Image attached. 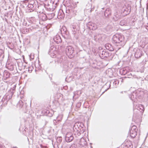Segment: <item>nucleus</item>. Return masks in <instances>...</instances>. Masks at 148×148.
<instances>
[{"label":"nucleus","instance_id":"f257e3e1","mask_svg":"<svg viewBox=\"0 0 148 148\" xmlns=\"http://www.w3.org/2000/svg\"><path fill=\"white\" fill-rule=\"evenodd\" d=\"M84 124L80 122H76L73 126V132L74 134L77 137L79 136L85 131Z\"/></svg>","mask_w":148,"mask_h":148},{"label":"nucleus","instance_id":"f03ea898","mask_svg":"<svg viewBox=\"0 0 148 148\" xmlns=\"http://www.w3.org/2000/svg\"><path fill=\"white\" fill-rule=\"evenodd\" d=\"M112 40L117 46L123 47L125 44L126 40L124 36L121 34H116L113 36Z\"/></svg>","mask_w":148,"mask_h":148},{"label":"nucleus","instance_id":"7ed1b4c3","mask_svg":"<svg viewBox=\"0 0 148 148\" xmlns=\"http://www.w3.org/2000/svg\"><path fill=\"white\" fill-rule=\"evenodd\" d=\"M140 92L138 90H135L129 95L130 99L133 101L136 102L137 99L140 96Z\"/></svg>","mask_w":148,"mask_h":148},{"label":"nucleus","instance_id":"20e7f679","mask_svg":"<svg viewBox=\"0 0 148 148\" xmlns=\"http://www.w3.org/2000/svg\"><path fill=\"white\" fill-rule=\"evenodd\" d=\"M12 92L11 91V90H10L8 93H6L3 97L2 100L5 103H7L8 101L10 99L13 94L14 92L15 91V89H13L12 90Z\"/></svg>","mask_w":148,"mask_h":148},{"label":"nucleus","instance_id":"39448f33","mask_svg":"<svg viewBox=\"0 0 148 148\" xmlns=\"http://www.w3.org/2000/svg\"><path fill=\"white\" fill-rule=\"evenodd\" d=\"M74 49L71 46H68L66 47V52L67 56L70 58H73L74 55Z\"/></svg>","mask_w":148,"mask_h":148},{"label":"nucleus","instance_id":"423d86ee","mask_svg":"<svg viewBox=\"0 0 148 148\" xmlns=\"http://www.w3.org/2000/svg\"><path fill=\"white\" fill-rule=\"evenodd\" d=\"M137 130L136 126L133 125L132 126L129 132L130 135L132 138H134L136 137L137 135Z\"/></svg>","mask_w":148,"mask_h":148},{"label":"nucleus","instance_id":"0eeeda50","mask_svg":"<svg viewBox=\"0 0 148 148\" xmlns=\"http://www.w3.org/2000/svg\"><path fill=\"white\" fill-rule=\"evenodd\" d=\"M74 139V136L73 134L70 132H68L65 136V140L67 143L72 142Z\"/></svg>","mask_w":148,"mask_h":148},{"label":"nucleus","instance_id":"6e6552de","mask_svg":"<svg viewBox=\"0 0 148 148\" xmlns=\"http://www.w3.org/2000/svg\"><path fill=\"white\" fill-rule=\"evenodd\" d=\"M135 52L134 56L136 58H140L143 55V52L141 49L138 48H135L134 49Z\"/></svg>","mask_w":148,"mask_h":148},{"label":"nucleus","instance_id":"1a4fd4ad","mask_svg":"<svg viewBox=\"0 0 148 148\" xmlns=\"http://www.w3.org/2000/svg\"><path fill=\"white\" fill-rule=\"evenodd\" d=\"M122 147V148H133V146L130 141L127 140L125 141Z\"/></svg>","mask_w":148,"mask_h":148},{"label":"nucleus","instance_id":"9d476101","mask_svg":"<svg viewBox=\"0 0 148 148\" xmlns=\"http://www.w3.org/2000/svg\"><path fill=\"white\" fill-rule=\"evenodd\" d=\"M55 47L54 46H51L48 52V54L50 55L51 57L54 58L55 57L56 51H55Z\"/></svg>","mask_w":148,"mask_h":148},{"label":"nucleus","instance_id":"9b49d317","mask_svg":"<svg viewBox=\"0 0 148 148\" xmlns=\"http://www.w3.org/2000/svg\"><path fill=\"white\" fill-rule=\"evenodd\" d=\"M74 4H75L74 5L73 3L71 4V6H72V16H74L76 15L77 13V10L75 8L77 6L76 3H75Z\"/></svg>","mask_w":148,"mask_h":148},{"label":"nucleus","instance_id":"f8f14e48","mask_svg":"<svg viewBox=\"0 0 148 148\" xmlns=\"http://www.w3.org/2000/svg\"><path fill=\"white\" fill-rule=\"evenodd\" d=\"M101 53V52H100ZM110 53L108 51H103L101 53H100V56L101 58H107L109 56Z\"/></svg>","mask_w":148,"mask_h":148},{"label":"nucleus","instance_id":"ddd939ff","mask_svg":"<svg viewBox=\"0 0 148 148\" xmlns=\"http://www.w3.org/2000/svg\"><path fill=\"white\" fill-rule=\"evenodd\" d=\"M122 11L125 13V14L127 15L131 11V8L130 7L127 6V7L125 6L123 7L122 10Z\"/></svg>","mask_w":148,"mask_h":148},{"label":"nucleus","instance_id":"4468645a","mask_svg":"<svg viewBox=\"0 0 148 148\" xmlns=\"http://www.w3.org/2000/svg\"><path fill=\"white\" fill-rule=\"evenodd\" d=\"M87 26L90 29L95 30L97 28L96 25L92 23L89 22L87 24Z\"/></svg>","mask_w":148,"mask_h":148},{"label":"nucleus","instance_id":"2eb2a0df","mask_svg":"<svg viewBox=\"0 0 148 148\" xmlns=\"http://www.w3.org/2000/svg\"><path fill=\"white\" fill-rule=\"evenodd\" d=\"M53 40L54 42L58 44L61 42V39L60 36L58 35H57L53 38Z\"/></svg>","mask_w":148,"mask_h":148},{"label":"nucleus","instance_id":"dca6fc26","mask_svg":"<svg viewBox=\"0 0 148 148\" xmlns=\"http://www.w3.org/2000/svg\"><path fill=\"white\" fill-rule=\"evenodd\" d=\"M35 1L34 0H32L29 1L28 4L27 5V7L30 8L32 9L36 5L35 4Z\"/></svg>","mask_w":148,"mask_h":148},{"label":"nucleus","instance_id":"f3484780","mask_svg":"<svg viewBox=\"0 0 148 148\" xmlns=\"http://www.w3.org/2000/svg\"><path fill=\"white\" fill-rule=\"evenodd\" d=\"M111 14V11L110 9L108 8L106 9L105 11L104 16L106 17H108Z\"/></svg>","mask_w":148,"mask_h":148},{"label":"nucleus","instance_id":"a211bd4d","mask_svg":"<svg viewBox=\"0 0 148 148\" xmlns=\"http://www.w3.org/2000/svg\"><path fill=\"white\" fill-rule=\"evenodd\" d=\"M53 3L54 1H52L50 0L48 1L46 8H47V9H49L50 10H52L53 9L52 7Z\"/></svg>","mask_w":148,"mask_h":148},{"label":"nucleus","instance_id":"6ab92c4d","mask_svg":"<svg viewBox=\"0 0 148 148\" xmlns=\"http://www.w3.org/2000/svg\"><path fill=\"white\" fill-rule=\"evenodd\" d=\"M106 48L110 51H112L114 50L113 47L110 44H106L105 45Z\"/></svg>","mask_w":148,"mask_h":148},{"label":"nucleus","instance_id":"aec40b11","mask_svg":"<svg viewBox=\"0 0 148 148\" xmlns=\"http://www.w3.org/2000/svg\"><path fill=\"white\" fill-rule=\"evenodd\" d=\"M120 25L122 26H128L129 25V23L127 22V20L124 19L121 20L120 22Z\"/></svg>","mask_w":148,"mask_h":148},{"label":"nucleus","instance_id":"412c9836","mask_svg":"<svg viewBox=\"0 0 148 148\" xmlns=\"http://www.w3.org/2000/svg\"><path fill=\"white\" fill-rule=\"evenodd\" d=\"M121 16L120 14L117 13H114L113 17V20L115 21H117L121 18Z\"/></svg>","mask_w":148,"mask_h":148},{"label":"nucleus","instance_id":"4be33fe9","mask_svg":"<svg viewBox=\"0 0 148 148\" xmlns=\"http://www.w3.org/2000/svg\"><path fill=\"white\" fill-rule=\"evenodd\" d=\"M64 14L62 10L60 11L58 14V18L59 19H62L64 17Z\"/></svg>","mask_w":148,"mask_h":148},{"label":"nucleus","instance_id":"5701e85b","mask_svg":"<svg viewBox=\"0 0 148 148\" xmlns=\"http://www.w3.org/2000/svg\"><path fill=\"white\" fill-rule=\"evenodd\" d=\"M47 19L50 20L54 17L55 14L53 13H51L47 14Z\"/></svg>","mask_w":148,"mask_h":148},{"label":"nucleus","instance_id":"b1692460","mask_svg":"<svg viewBox=\"0 0 148 148\" xmlns=\"http://www.w3.org/2000/svg\"><path fill=\"white\" fill-rule=\"evenodd\" d=\"M141 41L143 43V45L145 46L148 43V38L146 37L143 38Z\"/></svg>","mask_w":148,"mask_h":148},{"label":"nucleus","instance_id":"393cba45","mask_svg":"<svg viewBox=\"0 0 148 148\" xmlns=\"http://www.w3.org/2000/svg\"><path fill=\"white\" fill-rule=\"evenodd\" d=\"M72 6L71 5L70 7H69L68 8H66V13L68 14H69L71 15L72 16Z\"/></svg>","mask_w":148,"mask_h":148},{"label":"nucleus","instance_id":"a878e982","mask_svg":"<svg viewBox=\"0 0 148 148\" xmlns=\"http://www.w3.org/2000/svg\"><path fill=\"white\" fill-rule=\"evenodd\" d=\"M119 82V81L117 80H112L111 81V82H110V83L109 84V88L110 86V84L112 82L113 83V84L114 86H115V87H116V84H118Z\"/></svg>","mask_w":148,"mask_h":148},{"label":"nucleus","instance_id":"bb28decb","mask_svg":"<svg viewBox=\"0 0 148 148\" xmlns=\"http://www.w3.org/2000/svg\"><path fill=\"white\" fill-rule=\"evenodd\" d=\"M62 138L61 137H58L56 139V142L58 144V145H60L62 141Z\"/></svg>","mask_w":148,"mask_h":148},{"label":"nucleus","instance_id":"cd10ccee","mask_svg":"<svg viewBox=\"0 0 148 148\" xmlns=\"http://www.w3.org/2000/svg\"><path fill=\"white\" fill-rule=\"evenodd\" d=\"M63 116V114H60L57 117L56 119L58 121H60L62 118Z\"/></svg>","mask_w":148,"mask_h":148},{"label":"nucleus","instance_id":"c85d7f7f","mask_svg":"<svg viewBox=\"0 0 148 148\" xmlns=\"http://www.w3.org/2000/svg\"><path fill=\"white\" fill-rule=\"evenodd\" d=\"M41 19L43 21L46 20L47 19V15L45 14H43L41 16Z\"/></svg>","mask_w":148,"mask_h":148},{"label":"nucleus","instance_id":"c756f323","mask_svg":"<svg viewBox=\"0 0 148 148\" xmlns=\"http://www.w3.org/2000/svg\"><path fill=\"white\" fill-rule=\"evenodd\" d=\"M81 105V104L80 102H78L76 104L75 109V110H78V108L80 107Z\"/></svg>","mask_w":148,"mask_h":148},{"label":"nucleus","instance_id":"7c9ffc66","mask_svg":"<svg viewBox=\"0 0 148 148\" xmlns=\"http://www.w3.org/2000/svg\"><path fill=\"white\" fill-rule=\"evenodd\" d=\"M3 75L6 78H7L10 77V74L8 72L6 71L4 73Z\"/></svg>","mask_w":148,"mask_h":148},{"label":"nucleus","instance_id":"2f4dec72","mask_svg":"<svg viewBox=\"0 0 148 148\" xmlns=\"http://www.w3.org/2000/svg\"><path fill=\"white\" fill-rule=\"evenodd\" d=\"M23 34H25L29 32V30L26 27L24 28L21 30Z\"/></svg>","mask_w":148,"mask_h":148},{"label":"nucleus","instance_id":"473e14b6","mask_svg":"<svg viewBox=\"0 0 148 148\" xmlns=\"http://www.w3.org/2000/svg\"><path fill=\"white\" fill-rule=\"evenodd\" d=\"M14 66L13 65L9 64L7 66V68L10 71H12L14 69Z\"/></svg>","mask_w":148,"mask_h":148},{"label":"nucleus","instance_id":"72a5a7b5","mask_svg":"<svg viewBox=\"0 0 148 148\" xmlns=\"http://www.w3.org/2000/svg\"><path fill=\"white\" fill-rule=\"evenodd\" d=\"M101 36V34H97V35H96V36H95L94 37V40L95 41H97V40L99 39V36Z\"/></svg>","mask_w":148,"mask_h":148},{"label":"nucleus","instance_id":"f704fd0d","mask_svg":"<svg viewBox=\"0 0 148 148\" xmlns=\"http://www.w3.org/2000/svg\"><path fill=\"white\" fill-rule=\"evenodd\" d=\"M77 147L76 145H75V144H72L71 147H70V148H76Z\"/></svg>","mask_w":148,"mask_h":148},{"label":"nucleus","instance_id":"c9c22d12","mask_svg":"<svg viewBox=\"0 0 148 148\" xmlns=\"http://www.w3.org/2000/svg\"><path fill=\"white\" fill-rule=\"evenodd\" d=\"M3 50L1 49H0V56H1L3 54Z\"/></svg>","mask_w":148,"mask_h":148},{"label":"nucleus","instance_id":"e433bc0d","mask_svg":"<svg viewBox=\"0 0 148 148\" xmlns=\"http://www.w3.org/2000/svg\"><path fill=\"white\" fill-rule=\"evenodd\" d=\"M19 103L20 104L21 107L23 105V103L22 101H20L19 102Z\"/></svg>","mask_w":148,"mask_h":148},{"label":"nucleus","instance_id":"4c0bfd02","mask_svg":"<svg viewBox=\"0 0 148 148\" xmlns=\"http://www.w3.org/2000/svg\"><path fill=\"white\" fill-rule=\"evenodd\" d=\"M32 68H29V69L28 70V71L29 73H31L32 72Z\"/></svg>","mask_w":148,"mask_h":148},{"label":"nucleus","instance_id":"58836bf2","mask_svg":"<svg viewBox=\"0 0 148 148\" xmlns=\"http://www.w3.org/2000/svg\"><path fill=\"white\" fill-rule=\"evenodd\" d=\"M64 28L65 29H66V27H63L61 29V32H62V30H63L64 32H66L65 31H64Z\"/></svg>","mask_w":148,"mask_h":148},{"label":"nucleus","instance_id":"ea45409f","mask_svg":"<svg viewBox=\"0 0 148 148\" xmlns=\"http://www.w3.org/2000/svg\"><path fill=\"white\" fill-rule=\"evenodd\" d=\"M123 75H125L127 73V71L123 70Z\"/></svg>","mask_w":148,"mask_h":148},{"label":"nucleus","instance_id":"a19ab883","mask_svg":"<svg viewBox=\"0 0 148 148\" xmlns=\"http://www.w3.org/2000/svg\"><path fill=\"white\" fill-rule=\"evenodd\" d=\"M40 147L41 148H47L46 146H43L42 145H40Z\"/></svg>","mask_w":148,"mask_h":148},{"label":"nucleus","instance_id":"79ce46f5","mask_svg":"<svg viewBox=\"0 0 148 148\" xmlns=\"http://www.w3.org/2000/svg\"><path fill=\"white\" fill-rule=\"evenodd\" d=\"M109 88H107V89H106L102 93V94H101V95H102Z\"/></svg>","mask_w":148,"mask_h":148},{"label":"nucleus","instance_id":"37998d69","mask_svg":"<svg viewBox=\"0 0 148 148\" xmlns=\"http://www.w3.org/2000/svg\"><path fill=\"white\" fill-rule=\"evenodd\" d=\"M64 143H65V142H63L62 143V146L64 145Z\"/></svg>","mask_w":148,"mask_h":148},{"label":"nucleus","instance_id":"c03bdc74","mask_svg":"<svg viewBox=\"0 0 148 148\" xmlns=\"http://www.w3.org/2000/svg\"><path fill=\"white\" fill-rule=\"evenodd\" d=\"M147 50L148 51V45L147 46Z\"/></svg>","mask_w":148,"mask_h":148},{"label":"nucleus","instance_id":"a18cd8bd","mask_svg":"<svg viewBox=\"0 0 148 148\" xmlns=\"http://www.w3.org/2000/svg\"><path fill=\"white\" fill-rule=\"evenodd\" d=\"M73 29H75V27H74V26H73Z\"/></svg>","mask_w":148,"mask_h":148},{"label":"nucleus","instance_id":"49530a36","mask_svg":"<svg viewBox=\"0 0 148 148\" xmlns=\"http://www.w3.org/2000/svg\"><path fill=\"white\" fill-rule=\"evenodd\" d=\"M0 148H2V147L0 146Z\"/></svg>","mask_w":148,"mask_h":148},{"label":"nucleus","instance_id":"de8ad7c7","mask_svg":"<svg viewBox=\"0 0 148 148\" xmlns=\"http://www.w3.org/2000/svg\"><path fill=\"white\" fill-rule=\"evenodd\" d=\"M99 48V49H100V48H101V49H102V48H101V47H100Z\"/></svg>","mask_w":148,"mask_h":148},{"label":"nucleus","instance_id":"09e8293b","mask_svg":"<svg viewBox=\"0 0 148 148\" xmlns=\"http://www.w3.org/2000/svg\"><path fill=\"white\" fill-rule=\"evenodd\" d=\"M54 121H56V120H54Z\"/></svg>","mask_w":148,"mask_h":148},{"label":"nucleus","instance_id":"8fccbe9b","mask_svg":"<svg viewBox=\"0 0 148 148\" xmlns=\"http://www.w3.org/2000/svg\"><path fill=\"white\" fill-rule=\"evenodd\" d=\"M143 72V71H141V73H142V72Z\"/></svg>","mask_w":148,"mask_h":148},{"label":"nucleus","instance_id":"3c124183","mask_svg":"<svg viewBox=\"0 0 148 148\" xmlns=\"http://www.w3.org/2000/svg\"><path fill=\"white\" fill-rule=\"evenodd\" d=\"M143 72V71H141V73H142V72Z\"/></svg>","mask_w":148,"mask_h":148},{"label":"nucleus","instance_id":"603ef678","mask_svg":"<svg viewBox=\"0 0 148 148\" xmlns=\"http://www.w3.org/2000/svg\"><path fill=\"white\" fill-rule=\"evenodd\" d=\"M50 116H52V114H51V115H50Z\"/></svg>","mask_w":148,"mask_h":148},{"label":"nucleus","instance_id":"864d4df0","mask_svg":"<svg viewBox=\"0 0 148 148\" xmlns=\"http://www.w3.org/2000/svg\"><path fill=\"white\" fill-rule=\"evenodd\" d=\"M48 112H49V111H48Z\"/></svg>","mask_w":148,"mask_h":148},{"label":"nucleus","instance_id":"5fc2aeb1","mask_svg":"<svg viewBox=\"0 0 148 148\" xmlns=\"http://www.w3.org/2000/svg\"><path fill=\"white\" fill-rule=\"evenodd\" d=\"M48 112H49V111H48Z\"/></svg>","mask_w":148,"mask_h":148},{"label":"nucleus","instance_id":"6e6d98bb","mask_svg":"<svg viewBox=\"0 0 148 148\" xmlns=\"http://www.w3.org/2000/svg\"><path fill=\"white\" fill-rule=\"evenodd\" d=\"M48 112H49V111H48Z\"/></svg>","mask_w":148,"mask_h":148}]
</instances>
